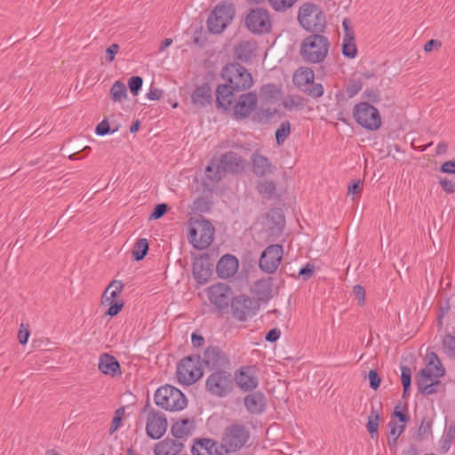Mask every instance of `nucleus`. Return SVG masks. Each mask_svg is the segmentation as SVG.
Listing matches in <instances>:
<instances>
[{"label": "nucleus", "instance_id": "nucleus-1", "mask_svg": "<svg viewBox=\"0 0 455 455\" xmlns=\"http://www.w3.org/2000/svg\"><path fill=\"white\" fill-rule=\"evenodd\" d=\"M221 77L224 84L216 89V105L228 110L235 101V94L250 89L253 84L251 74L239 63H229L223 67Z\"/></svg>", "mask_w": 455, "mask_h": 455}, {"label": "nucleus", "instance_id": "nucleus-2", "mask_svg": "<svg viewBox=\"0 0 455 455\" xmlns=\"http://www.w3.org/2000/svg\"><path fill=\"white\" fill-rule=\"evenodd\" d=\"M236 7L230 0H222L218 3L206 20V27L213 35L222 34L233 22L235 16Z\"/></svg>", "mask_w": 455, "mask_h": 455}, {"label": "nucleus", "instance_id": "nucleus-3", "mask_svg": "<svg viewBox=\"0 0 455 455\" xmlns=\"http://www.w3.org/2000/svg\"><path fill=\"white\" fill-rule=\"evenodd\" d=\"M444 372V368L438 356L435 353L428 355V363L419 371L416 379L419 390L425 395L435 393V386L439 383L437 379L443 377Z\"/></svg>", "mask_w": 455, "mask_h": 455}, {"label": "nucleus", "instance_id": "nucleus-4", "mask_svg": "<svg viewBox=\"0 0 455 455\" xmlns=\"http://www.w3.org/2000/svg\"><path fill=\"white\" fill-rule=\"evenodd\" d=\"M299 25L310 33H323L327 21L322 8L315 3L307 2L298 10Z\"/></svg>", "mask_w": 455, "mask_h": 455}, {"label": "nucleus", "instance_id": "nucleus-5", "mask_svg": "<svg viewBox=\"0 0 455 455\" xmlns=\"http://www.w3.org/2000/svg\"><path fill=\"white\" fill-rule=\"evenodd\" d=\"M330 42L322 33H313L307 36L300 46L302 59L308 63L322 62L329 51Z\"/></svg>", "mask_w": 455, "mask_h": 455}, {"label": "nucleus", "instance_id": "nucleus-6", "mask_svg": "<svg viewBox=\"0 0 455 455\" xmlns=\"http://www.w3.org/2000/svg\"><path fill=\"white\" fill-rule=\"evenodd\" d=\"M154 400L157 406L170 411H181L188 404L185 395L171 385L158 387L155 393Z\"/></svg>", "mask_w": 455, "mask_h": 455}, {"label": "nucleus", "instance_id": "nucleus-7", "mask_svg": "<svg viewBox=\"0 0 455 455\" xmlns=\"http://www.w3.org/2000/svg\"><path fill=\"white\" fill-rule=\"evenodd\" d=\"M250 439L248 428L238 423L228 426L225 428L220 443V450L227 453L235 452L244 447Z\"/></svg>", "mask_w": 455, "mask_h": 455}, {"label": "nucleus", "instance_id": "nucleus-8", "mask_svg": "<svg viewBox=\"0 0 455 455\" xmlns=\"http://www.w3.org/2000/svg\"><path fill=\"white\" fill-rule=\"evenodd\" d=\"M214 233L215 228L212 224L202 217L189 228L188 240L194 248L204 250L212 244Z\"/></svg>", "mask_w": 455, "mask_h": 455}, {"label": "nucleus", "instance_id": "nucleus-9", "mask_svg": "<svg viewBox=\"0 0 455 455\" xmlns=\"http://www.w3.org/2000/svg\"><path fill=\"white\" fill-rule=\"evenodd\" d=\"M243 22L245 28L253 35H265L272 30L270 12L264 7L251 9L244 17Z\"/></svg>", "mask_w": 455, "mask_h": 455}, {"label": "nucleus", "instance_id": "nucleus-10", "mask_svg": "<svg viewBox=\"0 0 455 455\" xmlns=\"http://www.w3.org/2000/svg\"><path fill=\"white\" fill-rule=\"evenodd\" d=\"M234 379L230 370L213 371L206 379V390L212 395L225 397L231 393Z\"/></svg>", "mask_w": 455, "mask_h": 455}, {"label": "nucleus", "instance_id": "nucleus-11", "mask_svg": "<svg viewBox=\"0 0 455 455\" xmlns=\"http://www.w3.org/2000/svg\"><path fill=\"white\" fill-rule=\"evenodd\" d=\"M200 355H188L183 358L177 365V378L183 385H192L203 376L200 364Z\"/></svg>", "mask_w": 455, "mask_h": 455}, {"label": "nucleus", "instance_id": "nucleus-12", "mask_svg": "<svg viewBox=\"0 0 455 455\" xmlns=\"http://www.w3.org/2000/svg\"><path fill=\"white\" fill-rule=\"evenodd\" d=\"M353 115L356 123L367 130L376 131L381 125L379 110L368 102L356 104Z\"/></svg>", "mask_w": 455, "mask_h": 455}, {"label": "nucleus", "instance_id": "nucleus-13", "mask_svg": "<svg viewBox=\"0 0 455 455\" xmlns=\"http://www.w3.org/2000/svg\"><path fill=\"white\" fill-rule=\"evenodd\" d=\"M203 363L209 371L231 369L230 355L219 346H208L203 356Z\"/></svg>", "mask_w": 455, "mask_h": 455}, {"label": "nucleus", "instance_id": "nucleus-14", "mask_svg": "<svg viewBox=\"0 0 455 455\" xmlns=\"http://www.w3.org/2000/svg\"><path fill=\"white\" fill-rule=\"evenodd\" d=\"M149 407L150 404L148 401L142 409V412L148 411L147 417L146 433L149 438L157 440L163 437L167 430V419L163 412L157 411L155 409H149Z\"/></svg>", "mask_w": 455, "mask_h": 455}, {"label": "nucleus", "instance_id": "nucleus-15", "mask_svg": "<svg viewBox=\"0 0 455 455\" xmlns=\"http://www.w3.org/2000/svg\"><path fill=\"white\" fill-rule=\"evenodd\" d=\"M315 75L309 68H300L293 75L295 85L309 96L318 98L323 95V88L320 84L314 83Z\"/></svg>", "mask_w": 455, "mask_h": 455}, {"label": "nucleus", "instance_id": "nucleus-16", "mask_svg": "<svg viewBox=\"0 0 455 455\" xmlns=\"http://www.w3.org/2000/svg\"><path fill=\"white\" fill-rule=\"evenodd\" d=\"M232 316L240 322L254 316L258 311L256 302L249 296L241 294L232 298L230 303Z\"/></svg>", "mask_w": 455, "mask_h": 455}, {"label": "nucleus", "instance_id": "nucleus-17", "mask_svg": "<svg viewBox=\"0 0 455 455\" xmlns=\"http://www.w3.org/2000/svg\"><path fill=\"white\" fill-rule=\"evenodd\" d=\"M258 105V96L253 92L242 93L238 98L235 96V101L231 106L233 116L236 120H243L249 117L256 109Z\"/></svg>", "mask_w": 455, "mask_h": 455}, {"label": "nucleus", "instance_id": "nucleus-18", "mask_svg": "<svg viewBox=\"0 0 455 455\" xmlns=\"http://www.w3.org/2000/svg\"><path fill=\"white\" fill-rule=\"evenodd\" d=\"M233 291L227 283H218L208 288V298L210 302L221 312L230 306Z\"/></svg>", "mask_w": 455, "mask_h": 455}, {"label": "nucleus", "instance_id": "nucleus-19", "mask_svg": "<svg viewBox=\"0 0 455 455\" xmlns=\"http://www.w3.org/2000/svg\"><path fill=\"white\" fill-rule=\"evenodd\" d=\"M283 255V246L280 244L268 245L261 253L259 266L267 274H273L278 268Z\"/></svg>", "mask_w": 455, "mask_h": 455}, {"label": "nucleus", "instance_id": "nucleus-20", "mask_svg": "<svg viewBox=\"0 0 455 455\" xmlns=\"http://www.w3.org/2000/svg\"><path fill=\"white\" fill-rule=\"evenodd\" d=\"M235 380L244 392L252 391L259 386L254 366L241 367L235 373Z\"/></svg>", "mask_w": 455, "mask_h": 455}, {"label": "nucleus", "instance_id": "nucleus-21", "mask_svg": "<svg viewBox=\"0 0 455 455\" xmlns=\"http://www.w3.org/2000/svg\"><path fill=\"white\" fill-rule=\"evenodd\" d=\"M212 273V264L210 257L205 254L197 258L193 263V275L199 283H205L209 281Z\"/></svg>", "mask_w": 455, "mask_h": 455}, {"label": "nucleus", "instance_id": "nucleus-22", "mask_svg": "<svg viewBox=\"0 0 455 455\" xmlns=\"http://www.w3.org/2000/svg\"><path fill=\"white\" fill-rule=\"evenodd\" d=\"M343 56L355 59L358 54L355 30L349 26V20L343 19Z\"/></svg>", "mask_w": 455, "mask_h": 455}, {"label": "nucleus", "instance_id": "nucleus-23", "mask_svg": "<svg viewBox=\"0 0 455 455\" xmlns=\"http://www.w3.org/2000/svg\"><path fill=\"white\" fill-rule=\"evenodd\" d=\"M98 368L102 374L112 378L122 374L118 360L108 353H102L100 355Z\"/></svg>", "mask_w": 455, "mask_h": 455}, {"label": "nucleus", "instance_id": "nucleus-24", "mask_svg": "<svg viewBox=\"0 0 455 455\" xmlns=\"http://www.w3.org/2000/svg\"><path fill=\"white\" fill-rule=\"evenodd\" d=\"M191 451L193 455H223L220 444L210 438L196 439Z\"/></svg>", "mask_w": 455, "mask_h": 455}, {"label": "nucleus", "instance_id": "nucleus-25", "mask_svg": "<svg viewBox=\"0 0 455 455\" xmlns=\"http://www.w3.org/2000/svg\"><path fill=\"white\" fill-rule=\"evenodd\" d=\"M219 164L225 172L239 173L243 170L244 160L234 151H228L220 156Z\"/></svg>", "mask_w": 455, "mask_h": 455}, {"label": "nucleus", "instance_id": "nucleus-26", "mask_svg": "<svg viewBox=\"0 0 455 455\" xmlns=\"http://www.w3.org/2000/svg\"><path fill=\"white\" fill-rule=\"evenodd\" d=\"M238 259L231 255L226 254L220 258L216 266L218 276L223 279L232 277L238 269Z\"/></svg>", "mask_w": 455, "mask_h": 455}, {"label": "nucleus", "instance_id": "nucleus-27", "mask_svg": "<svg viewBox=\"0 0 455 455\" xmlns=\"http://www.w3.org/2000/svg\"><path fill=\"white\" fill-rule=\"evenodd\" d=\"M251 172L258 177H265L273 173L275 170V167L271 164L267 156L257 152L251 155Z\"/></svg>", "mask_w": 455, "mask_h": 455}, {"label": "nucleus", "instance_id": "nucleus-28", "mask_svg": "<svg viewBox=\"0 0 455 455\" xmlns=\"http://www.w3.org/2000/svg\"><path fill=\"white\" fill-rule=\"evenodd\" d=\"M267 400L260 391L252 392L244 397V406L251 414H260L266 409Z\"/></svg>", "mask_w": 455, "mask_h": 455}, {"label": "nucleus", "instance_id": "nucleus-29", "mask_svg": "<svg viewBox=\"0 0 455 455\" xmlns=\"http://www.w3.org/2000/svg\"><path fill=\"white\" fill-rule=\"evenodd\" d=\"M191 100L194 105L200 108H206L212 102V90L208 84L197 86L191 94Z\"/></svg>", "mask_w": 455, "mask_h": 455}, {"label": "nucleus", "instance_id": "nucleus-30", "mask_svg": "<svg viewBox=\"0 0 455 455\" xmlns=\"http://www.w3.org/2000/svg\"><path fill=\"white\" fill-rule=\"evenodd\" d=\"M183 444L173 439L166 438L154 447L155 455H177L181 451Z\"/></svg>", "mask_w": 455, "mask_h": 455}, {"label": "nucleus", "instance_id": "nucleus-31", "mask_svg": "<svg viewBox=\"0 0 455 455\" xmlns=\"http://www.w3.org/2000/svg\"><path fill=\"white\" fill-rule=\"evenodd\" d=\"M257 49L254 41H242L234 49L235 58L243 62H248L255 54Z\"/></svg>", "mask_w": 455, "mask_h": 455}, {"label": "nucleus", "instance_id": "nucleus-32", "mask_svg": "<svg viewBox=\"0 0 455 455\" xmlns=\"http://www.w3.org/2000/svg\"><path fill=\"white\" fill-rule=\"evenodd\" d=\"M195 429L194 420L182 419L172 426V435L177 439H182L190 435Z\"/></svg>", "mask_w": 455, "mask_h": 455}, {"label": "nucleus", "instance_id": "nucleus-33", "mask_svg": "<svg viewBox=\"0 0 455 455\" xmlns=\"http://www.w3.org/2000/svg\"><path fill=\"white\" fill-rule=\"evenodd\" d=\"M252 291L259 300H267L272 296L273 281L271 277L263 278L255 282Z\"/></svg>", "mask_w": 455, "mask_h": 455}, {"label": "nucleus", "instance_id": "nucleus-34", "mask_svg": "<svg viewBox=\"0 0 455 455\" xmlns=\"http://www.w3.org/2000/svg\"><path fill=\"white\" fill-rule=\"evenodd\" d=\"M225 175V172L220 164H214L212 162L205 168V180L204 181V185L206 188L213 187L216 183H218Z\"/></svg>", "mask_w": 455, "mask_h": 455}, {"label": "nucleus", "instance_id": "nucleus-35", "mask_svg": "<svg viewBox=\"0 0 455 455\" xmlns=\"http://www.w3.org/2000/svg\"><path fill=\"white\" fill-rule=\"evenodd\" d=\"M123 288H124V283L122 281H119V280L112 281L108 284V286L106 288V290L102 295V303L115 301L121 294Z\"/></svg>", "mask_w": 455, "mask_h": 455}, {"label": "nucleus", "instance_id": "nucleus-36", "mask_svg": "<svg viewBox=\"0 0 455 455\" xmlns=\"http://www.w3.org/2000/svg\"><path fill=\"white\" fill-rule=\"evenodd\" d=\"M454 439H455V422H452L445 428L444 433L440 439V447H439L440 452L446 453L450 450Z\"/></svg>", "mask_w": 455, "mask_h": 455}, {"label": "nucleus", "instance_id": "nucleus-37", "mask_svg": "<svg viewBox=\"0 0 455 455\" xmlns=\"http://www.w3.org/2000/svg\"><path fill=\"white\" fill-rule=\"evenodd\" d=\"M405 430V425H399L395 420L388 423L387 443L389 447L395 448L400 435Z\"/></svg>", "mask_w": 455, "mask_h": 455}, {"label": "nucleus", "instance_id": "nucleus-38", "mask_svg": "<svg viewBox=\"0 0 455 455\" xmlns=\"http://www.w3.org/2000/svg\"><path fill=\"white\" fill-rule=\"evenodd\" d=\"M149 250V244L146 238H140L134 243L132 251V259L135 261L142 260L148 254Z\"/></svg>", "mask_w": 455, "mask_h": 455}, {"label": "nucleus", "instance_id": "nucleus-39", "mask_svg": "<svg viewBox=\"0 0 455 455\" xmlns=\"http://www.w3.org/2000/svg\"><path fill=\"white\" fill-rule=\"evenodd\" d=\"M110 98L115 102H121L127 98L125 84L120 80L116 81L109 91Z\"/></svg>", "mask_w": 455, "mask_h": 455}, {"label": "nucleus", "instance_id": "nucleus-40", "mask_svg": "<svg viewBox=\"0 0 455 455\" xmlns=\"http://www.w3.org/2000/svg\"><path fill=\"white\" fill-rule=\"evenodd\" d=\"M259 193L266 199H271L275 197L276 193V185L272 180H265L259 182L257 185Z\"/></svg>", "mask_w": 455, "mask_h": 455}, {"label": "nucleus", "instance_id": "nucleus-41", "mask_svg": "<svg viewBox=\"0 0 455 455\" xmlns=\"http://www.w3.org/2000/svg\"><path fill=\"white\" fill-rule=\"evenodd\" d=\"M379 415L377 411H371V414L368 418L367 422V430L370 433L371 438L377 440L379 437Z\"/></svg>", "mask_w": 455, "mask_h": 455}, {"label": "nucleus", "instance_id": "nucleus-42", "mask_svg": "<svg viewBox=\"0 0 455 455\" xmlns=\"http://www.w3.org/2000/svg\"><path fill=\"white\" fill-rule=\"evenodd\" d=\"M433 421L427 417H424L417 431V438L419 440H425L429 435H432Z\"/></svg>", "mask_w": 455, "mask_h": 455}, {"label": "nucleus", "instance_id": "nucleus-43", "mask_svg": "<svg viewBox=\"0 0 455 455\" xmlns=\"http://www.w3.org/2000/svg\"><path fill=\"white\" fill-rule=\"evenodd\" d=\"M291 133V124L289 121H283L275 131V141L277 145H282Z\"/></svg>", "mask_w": 455, "mask_h": 455}, {"label": "nucleus", "instance_id": "nucleus-44", "mask_svg": "<svg viewBox=\"0 0 455 455\" xmlns=\"http://www.w3.org/2000/svg\"><path fill=\"white\" fill-rule=\"evenodd\" d=\"M298 0H268L269 6L276 12H285L294 6Z\"/></svg>", "mask_w": 455, "mask_h": 455}, {"label": "nucleus", "instance_id": "nucleus-45", "mask_svg": "<svg viewBox=\"0 0 455 455\" xmlns=\"http://www.w3.org/2000/svg\"><path fill=\"white\" fill-rule=\"evenodd\" d=\"M119 130L118 126L111 128L108 119H103L95 128V133L98 136H105L107 134H112Z\"/></svg>", "mask_w": 455, "mask_h": 455}, {"label": "nucleus", "instance_id": "nucleus-46", "mask_svg": "<svg viewBox=\"0 0 455 455\" xmlns=\"http://www.w3.org/2000/svg\"><path fill=\"white\" fill-rule=\"evenodd\" d=\"M401 379L402 384L403 387V396L407 395V393L410 391L411 383V371L410 367L408 366H402L401 367Z\"/></svg>", "mask_w": 455, "mask_h": 455}, {"label": "nucleus", "instance_id": "nucleus-47", "mask_svg": "<svg viewBox=\"0 0 455 455\" xmlns=\"http://www.w3.org/2000/svg\"><path fill=\"white\" fill-rule=\"evenodd\" d=\"M443 348L447 355L455 357V337L447 334L443 339Z\"/></svg>", "mask_w": 455, "mask_h": 455}, {"label": "nucleus", "instance_id": "nucleus-48", "mask_svg": "<svg viewBox=\"0 0 455 455\" xmlns=\"http://www.w3.org/2000/svg\"><path fill=\"white\" fill-rule=\"evenodd\" d=\"M283 105L287 110H293L302 108L304 103L300 97L291 96L283 100Z\"/></svg>", "mask_w": 455, "mask_h": 455}, {"label": "nucleus", "instance_id": "nucleus-49", "mask_svg": "<svg viewBox=\"0 0 455 455\" xmlns=\"http://www.w3.org/2000/svg\"><path fill=\"white\" fill-rule=\"evenodd\" d=\"M143 79L141 76H133L128 80V87L132 95L137 96L141 90Z\"/></svg>", "mask_w": 455, "mask_h": 455}, {"label": "nucleus", "instance_id": "nucleus-50", "mask_svg": "<svg viewBox=\"0 0 455 455\" xmlns=\"http://www.w3.org/2000/svg\"><path fill=\"white\" fill-rule=\"evenodd\" d=\"M315 265L313 263H307L304 267H302L298 273L297 278L301 279L303 281H307L310 279L315 273Z\"/></svg>", "mask_w": 455, "mask_h": 455}, {"label": "nucleus", "instance_id": "nucleus-51", "mask_svg": "<svg viewBox=\"0 0 455 455\" xmlns=\"http://www.w3.org/2000/svg\"><path fill=\"white\" fill-rule=\"evenodd\" d=\"M273 116V112L269 108L259 109L252 116L255 123H267Z\"/></svg>", "mask_w": 455, "mask_h": 455}, {"label": "nucleus", "instance_id": "nucleus-52", "mask_svg": "<svg viewBox=\"0 0 455 455\" xmlns=\"http://www.w3.org/2000/svg\"><path fill=\"white\" fill-rule=\"evenodd\" d=\"M260 93L264 99L271 100L276 97L278 90L275 84H267L261 87Z\"/></svg>", "mask_w": 455, "mask_h": 455}, {"label": "nucleus", "instance_id": "nucleus-53", "mask_svg": "<svg viewBox=\"0 0 455 455\" xmlns=\"http://www.w3.org/2000/svg\"><path fill=\"white\" fill-rule=\"evenodd\" d=\"M268 217L276 223L278 230L281 231L285 222L283 214L282 213L281 210H271L268 213Z\"/></svg>", "mask_w": 455, "mask_h": 455}, {"label": "nucleus", "instance_id": "nucleus-54", "mask_svg": "<svg viewBox=\"0 0 455 455\" xmlns=\"http://www.w3.org/2000/svg\"><path fill=\"white\" fill-rule=\"evenodd\" d=\"M106 304H108L109 307L105 314L111 317L119 314L124 307V302L122 300H115L113 302H107Z\"/></svg>", "mask_w": 455, "mask_h": 455}, {"label": "nucleus", "instance_id": "nucleus-55", "mask_svg": "<svg viewBox=\"0 0 455 455\" xmlns=\"http://www.w3.org/2000/svg\"><path fill=\"white\" fill-rule=\"evenodd\" d=\"M168 211V205L166 204H158L155 206L152 213L150 214V220H158L166 214Z\"/></svg>", "mask_w": 455, "mask_h": 455}, {"label": "nucleus", "instance_id": "nucleus-56", "mask_svg": "<svg viewBox=\"0 0 455 455\" xmlns=\"http://www.w3.org/2000/svg\"><path fill=\"white\" fill-rule=\"evenodd\" d=\"M362 87L363 84L360 79L351 81L347 88L348 96L354 97L362 90Z\"/></svg>", "mask_w": 455, "mask_h": 455}, {"label": "nucleus", "instance_id": "nucleus-57", "mask_svg": "<svg viewBox=\"0 0 455 455\" xmlns=\"http://www.w3.org/2000/svg\"><path fill=\"white\" fill-rule=\"evenodd\" d=\"M368 377H369V381H370V387L373 390H377L379 387L380 383H381V379L379 376L377 371L376 370H371L369 371Z\"/></svg>", "mask_w": 455, "mask_h": 455}, {"label": "nucleus", "instance_id": "nucleus-58", "mask_svg": "<svg viewBox=\"0 0 455 455\" xmlns=\"http://www.w3.org/2000/svg\"><path fill=\"white\" fill-rule=\"evenodd\" d=\"M353 291L355 296V299L358 301V304L360 306H363L365 303V290H364L363 286L359 285V284L355 285Z\"/></svg>", "mask_w": 455, "mask_h": 455}, {"label": "nucleus", "instance_id": "nucleus-59", "mask_svg": "<svg viewBox=\"0 0 455 455\" xmlns=\"http://www.w3.org/2000/svg\"><path fill=\"white\" fill-rule=\"evenodd\" d=\"M119 51V45L117 44H112L106 50V60L108 62H112L115 60L116 53Z\"/></svg>", "mask_w": 455, "mask_h": 455}, {"label": "nucleus", "instance_id": "nucleus-60", "mask_svg": "<svg viewBox=\"0 0 455 455\" xmlns=\"http://www.w3.org/2000/svg\"><path fill=\"white\" fill-rule=\"evenodd\" d=\"M164 92L161 89L151 86L146 97L150 100H157L162 98Z\"/></svg>", "mask_w": 455, "mask_h": 455}, {"label": "nucleus", "instance_id": "nucleus-61", "mask_svg": "<svg viewBox=\"0 0 455 455\" xmlns=\"http://www.w3.org/2000/svg\"><path fill=\"white\" fill-rule=\"evenodd\" d=\"M440 185L442 188L448 194H451L455 191V184L448 179H441Z\"/></svg>", "mask_w": 455, "mask_h": 455}, {"label": "nucleus", "instance_id": "nucleus-62", "mask_svg": "<svg viewBox=\"0 0 455 455\" xmlns=\"http://www.w3.org/2000/svg\"><path fill=\"white\" fill-rule=\"evenodd\" d=\"M280 336L281 331L277 328H274L267 332L265 339L268 342H275L280 338Z\"/></svg>", "mask_w": 455, "mask_h": 455}, {"label": "nucleus", "instance_id": "nucleus-63", "mask_svg": "<svg viewBox=\"0 0 455 455\" xmlns=\"http://www.w3.org/2000/svg\"><path fill=\"white\" fill-rule=\"evenodd\" d=\"M362 191L361 188V180H354L352 185L348 186L347 188V194L350 195H359Z\"/></svg>", "mask_w": 455, "mask_h": 455}, {"label": "nucleus", "instance_id": "nucleus-64", "mask_svg": "<svg viewBox=\"0 0 455 455\" xmlns=\"http://www.w3.org/2000/svg\"><path fill=\"white\" fill-rule=\"evenodd\" d=\"M441 172L443 173H453L455 174V160L447 161L441 166Z\"/></svg>", "mask_w": 455, "mask_h": 455}]
</instances>
